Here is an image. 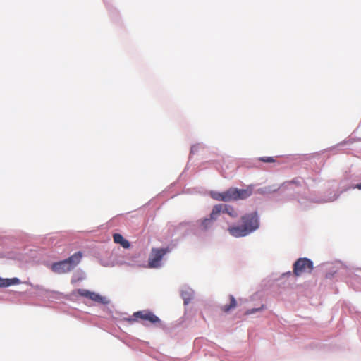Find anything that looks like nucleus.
<instances>
[{"label": "nucleus", "mask_w": 361, "mask_h": 361, "mask_svg": "<svg viewBox=\"0 0 361 361\" xmlns=\"http://www.w3.org/2000/svg\"><path fill=\"white\" fill-rule=\"evenodd\" d=\"M240 225H233L228 228L231 235L242 238L250 235L259 227V219L257 212L247 213L240 217Z\"/></svg>", "instance_id": "obj_1"}, {"label": "nucleus", "mask_w": 361, "mask_h": 361, "mask_svg": "<svg viewBox=\"0 0 361 361\" xmlns=\"http://www.w3.org/2000/svg\"><path fill=\"white\" fill-rule=\"evenodd\" d=\"M252 194V188L247 187L245 189H238L231 188L226 191L219 192L211 191L210 196L212 199L217 201L230 202L239 200H245Z\"/></svg>", "instance_id": "obj_2"}, {"label": "nucleus", "mask_w": 361, "mask_h": 361, "mask_svg": "<svg viewBox=\"0 0 361 361\" xmlns=\"http://www.w3.org/2000/svg\"><path fill=\"white\" fill-rule=\"evenodd\" d=\"M82 253L79 251L72 255L68 258L51 264V270L56 274H61L73 270L81 261Z\"/></svg>", "instance_id": "obj_3"}, {"label": "nucleus", "mask_w": 361, "mask_h": 361, "mask_svg": "<svg viewBox=\"0 0 361 361\" xmlns=\"http://www.w3.org/2000/svg\"><path fill=\"white\" fill-rule=\"evenodd\" d=\"M133 317H135L134 320L138 321L140 319L145 325L148 324L153 325L161 324V319L149 310L135 312L133 314Z\"/></svg>", "instance_id": "obj_4"}, {"label": "nucleus", "mask_w": 361, "mask_h": 361, "mask_svg": "<svg viewBox=\"0 0 361 361\" xmlns=\"http://www.w3.org/2000/svg\"><path fill=\"white\" fill-rule=\"evenodd\" d=\"M313 269V262L307 258H299L293 264V273L296 276H300L306 273H311Z\"/></svg>", "instance_id": "obj_5"}, {"label": "nucleus", "mask_w": 361, "mask_h": 361, "mask_svg": "<svg viewBox=\"0 0 361 361\" xmlns=\"http://www.w3.org/2000/svg\"><path fill=\"white\" fill-rule=\"evenodd\" d=\"M169 248H152L149 257V267L157 268L160 267V262L164 255L169 252Z\"/></svg>", "instance_id": "obj_6"}, {"label": "nucleus", "mask_w": 361, "mask_h": 361, "mask_svg": "<svg viewBox=\"0 0 361 361\" xmlns=\"http://www.w3.org/2000/svg\"><path fill=\"white\" fill-rule=\"evenodd\" d=\"M221 213H226L232 218H236L238 215L236 210L232 206L224 204L214 205L212 209V216L215 215L219 216Z\"/></svg>", "instance_id": "obj_7"}, {"label": "nucleus", "mask_w": 361, "mask_h": 361, "mask_svg": "<svg viewBox=\"0 0 361 361\" xmlns=\"http://www.w3.org/2000/svg\"><path fill=\"white\" fill-rule=\"evenodd\" d=\"M218 218V215H215L214 216H212V212L210 214L209 218L204 219L201 221V228L203 231H207L209 228H211L214 224V221Z\"/></svg>", "instance_id": "obj_8"}, {"label": "nucleus", "mask_w": 361, "mask_h": 361, "mask_svg": "<svg viewBox=\"0 0 361 361\" xmlns=\"http://www.w3.org/2000/svg\"><path fill=\"white\" fill-rule=\"evenodd\" d=\"M114 241L120 244L123 248H128L130 247V243L125 240L123 237L119 233H115L113 235Z\"/></svg>", "instance_id": "obj_9"}, {"label": "nucleus", "mask_w": 361, "mask_h": 361, "mask_svg": "<svg viewBox=\"0 0 361 361\" xmlns=\"http://www.w3.org/2000/svg\"><path fill=\"white\" fill-rule=\"evenodd\" d=\"M229 299L230 303L228 305H224L221 307L224 312L227 313L231 310H233L237 306V302L232 295H229Z\"/></svg>", "instance_id": "obj_10"}, {"label": "nucleus", "mask_w": 361, "mask_h": 361, "mask_svg": "<svg viewBox=\"0 0 361 361\" xmlns=\"http://www.w3.org/2000/svg\"><path fill=\"white\" fill-rule=\"evenodd\" d=\"M20 281L18 278L3 279L0 277V287H8L11 285L19 283Z\"/></svg>", "instance_id": "obj_11"}, {"label": "nucleus", "mask_w": 361, "mask_h": 361, "mask_svg": "<svg viewBox=\"0 0 361 361\" xmlns=\"http://www.w3.org/2000/svg\"><path fill=\"white\" fill-rule=\"evenodd\" d=\"M88 298L99 303H104V298L94 292H90Z\"/></svg>", "instance_id": "obj_12"}, {"label": "nucleus", "mask_w": 361, "mask_h": 361, "mask_svg": "<svg viewBox=\"0 0 361 361\" xmlns=\"http://www.w3.org/2000/svg\"><path fill=\"white\" fill-rule=\"evenodd\" d=\"M91 291L85 289H78L77 293L80 296L88 298Z\"/></svg>", "instance_id": "obj_13"}, {"label": "nucleus", "mask_w": 361, "mask_h": 361, "mask_svg": "<svg viewBox=\"0 0 361 361\" xmlns=\"http://www.w3.org/2000/svg\"><path fill=\"white\" fill-rule=\"evenodd\" d=\"M264 305H262L259 308H252V309H249L246 311L245 312V314H254L259 310H264Z\"/></svg>", "instance_id": "obj_14"}, {"label": "nucleus", "mask_w": 361, "mask_h": 361, "mask_svg": "<svg viewBox=\"0 0 361 361\" xmlns=\"http://www.w3.org/2000/svg\"><path fill=\"white\" fill-rule=\"evenodd\" d=\"M259 160L265 163H273L275 162V159L272 157H262L259 158Z\"/></svg>", "instance_id": "obj_15"}, {"label": "nucleus", "mask_w": 361, "mask_h": 361, "mask_svg": "<svg viewBox=\"0 0 361 361\" xmlns=\"http://www.w3.org/2000/svg\"><path fill=\"white\" fill-rule=\"evenodd\" d=\"M354 188H357V189H358V190H361V183H360L357 184V185L354 187Z\"/></svg>", "instance_id": "obj_16"}]
</instances>
